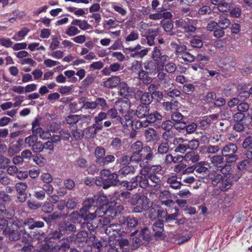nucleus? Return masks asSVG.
<instances>
[{
    "mask_svg": "<svg viewBox=\"0 0 252 252\" xmlns=\"http://www.w3.org/2000/svg\"><path fill=\"white\" fill-rule=\"evenodd\" d=\"M148 51L149 50L146 48L140 51L136 50L134 52H131L132 53L130 54V56L135 58H142L147 55Z\"/></svg>",
    "mask_w": 252,
    "mask_h": 252,
    "instance_id": "c03bdc74",
    "label": "nucleus"
},
{
    "mask_svg": "<svg viewBox=\"0 0 252 252\" xmlns=\"http://www.w3.org/2000/svg\"><path fill=\"white\" fill-rule=\"evenodd\" d=\"M88 243L90 244L91 246L96 249L97 252H101L102 247L101 242L96 239L94 235H92L88 238Z\"/></svg>",
    "mask_w": 252,
    "mask_h": 252,
    "instance_id": "c9c22d12",
    "label": "nucleus"
},
{
    "mask_svg": "<svg viewBox=\"0 0 252 252\" xmlns=\"http://www.w3.org/2000/svg\"><path fill=\"white\" fill-rule=\"evenodd\" d=\"M95 161L100 166H105L113 162L115 157L113 155H106L105 149L100 146H97L94 150Z\"/></svg>",
    "mask_w": 252,
    "mask_h": 252,
    "instance_id": "f257e3e1",
    "label": "nucleus"
},
{
    "mask_svg": "<svg viewBox=\"0 0 252 252\" xmlns=\"http://www.w3.org/2000/svg\"><path fill=\"white\" fill-rule=\"evenodd\" d=\"M144 135L148 142L154 141L158 138L156 131L152 128H149L146 129L144 132Z\"/></svg>",
    "mask_w": 252,
    "mask_h": 252,
    "instance_id": "7c9ffc66",
    "label": "nucleus"
},
{
    "mask_svg": "<svg viewBox=\"0 0 252 252\" xmlns=\"http://www.w3.org/2000/svg\"><path fill=\"white\" fill-rule=\"evenodd\" d=\"M21 150V148L18 144H13L10 146L8 150V153L9 156H12L19 153Z\"/></svg>",
    "mask_w": 252,
    "mask_h": 252,
    "instance_id": "69168bd1",
    "label": "nucleus"
},
{
    "mask_svg": "<svg viewBox=\"0 0 252 252\" xmlns=\"http://www.w3.org/2000/svg\"><path fill=\"white\" fill-rule=\"evenodd\" d=\"M238 148L236 144L233 143H229L225 145L221 150V154L224 155L233 154L237 152Z\"/></svg>",
    "mask_w": 252,
    "mask_h": 252,
    "instance_id": "393cba45",
    "label": "nucleus"
},
{
    "mask_svg": "<svg viewBox=\"0 0 252 252\" xmlns=\"http://www.w3.org/2000/svg\"><path fill=\"white\" fill-rule=\"evenodd\" d=\"M180 59H183L185 62L191 63L195 60V57L186 51Z\"/></svg>",
    "mask_w": 252,
    "mask_h": 252,
    "instance_id": "774afa93",
    "label": "nucleus"
},
{
    "mask_svg": "<svg viewBox=\"0 0 252 252\" xmlns=\"http://www.w3.org/2000/svg\"><path fill=\"white\" fill-rule=\"evenodd\" d=\"M153 203L146 197L143 195L136 206L133 207L131 212L133 213H140L148 210L152 206Z\"/></svg>",
    "mask_w": 252,
    "mask_h": 252,
    "instance_id": "39448f33",
    "label": "nucleus"
},
{
    "mask_svg": "<svg viewBox=\"0 0 252 252\" xmlns=\"http://www.w3.org/2000/svg\"><path fill=\"white\" fill-rule=\"evenodd\" d=\"M142 155V161L139 163L140 166H147L148 164L152 161L155 157V154L153 149L150 146L146 145L144 146V149L141 152Z\"/></svg>",
    "mask_w": 252,
    "mask_h": 252,
    "instance_id": "0eeeda50",
    "label": "nucleus"
},
{
    "mask_svg": "<svg viewBox=\"0 0 252 252\" xmlns=\"http://www.w3.org/2000/svg\"><path fill=\"white\" fill-rule=\"evenodd\" d=\"M38 140L37 136L35 133H32V135H30L25 139V143L29 147H32L33 145Z\"/></svg>",
    "mask_w": 252,
    "mask_h": 252,
    "instance_id": "603ef678",
    "label": "nucleus"
},
{
    "mask_svg": "<svg viewBox=\"0 0 252 252\" xmlns=\"http://www.w3.org/2000/svg\"><path fill=\"white\" fill-rule=\"evenodd\" d=\"M119 175L118 173H111L105 181L103 182V188L107 189L111 186H115L118 185L120 181L118 179Z\"/></svg>",
    "mask_w": 252,
    "mask_h": 252,
    "instance_id": "4468645a",
    "label": "nucleus"
},
{
    "mask_svg": "<svg viewBox=\"0 0 252 252\" xmlns=\"http://www.w3.org/2000/svg\"><path fill=\"white\" fill-rule=\"evenodd\" d=\"M162 119V116L158 111L149 112L146 117V120L139 123V126L146 127L149 126H152V124L154 126L156 124H159Z\"/></svg>",
    "mask_w": 252,
    "mask_h": 252,
    "instance_id": "20e7f679",
    "label": "nucleus"
},
{
    "mask_svg": "<svg viewBox=\"0 0 252 252\" xmlns=\"http://www.w3.org/2000/svg\"><path fill=\"white\" fill-rule=\"evenodd\" d=\"M158 29L151 28L148 29L147 31L145 32L144 36L146 38L147 40V44L149 46H153L155 44V39L158 35Z\"/></svg>",
    "mask_w": 252,
    "mask_h": 252,
    "instance_id": "2eb2a0df",
    "label": "nucleus"
},
{
    "mask_svg": "<svg viewBox=\"0 0 252 252\" xmlns=\"http://www.w3.org/2000/svg\"><path fill=\"white\" fill-rule=\"evenodd\" d=\"M172 16L170 12L166 11L163 7H161L158 8L156 13L149 15V18L153 20H158L162 18L170 19L172 17Z\"/></svg>",
    "mask_w": 252,
    "mask_h": 252,
    "instance_id": "f8f14e48",
    "label": "nucleus"
},
{
    "mask_svg": "<svg viewBox=\"0 0 252 252\" xmlns=\"http://www.w3.org/2000/svg\"><path fill=\"white\" fill-rule=\"evenodd\" d=\"M141 152H132L130 157H129L131 162L136 163H141L142 160Z\"/></svg>",
    "mask_w": 252,
    "mask_h": 252,
    "instance_id": "bf43d9fd",
    "label": "nucleus"
},
{
    "mask_svg": "<svg viewBox=\"0 0 252 252\" xmlns=\"http://www.w3.org/2000/svg\"><path fill=\"white\" fill-rule=\"evenodd\" d=\"M96 204H101V206L107 207L109 204V200L107 197L103 193H99L94 196Z\"/></svg>",
    "mask_w": 252,
    "mask_h": 252,
    "instance_id": "72a5a7b5",
    "label": "nucleus"
},
{
    "mask_svg": "<svg viewBox=\"0 0 252 252\" xmlns=\"http://www.w3.org/2000/svg\"><path fill=\"white\" fill-rule=\"evenodd\" d=\"M4 215L6 216L7 219L11 220L9 222V224H11V226L12 225H14L18 227V225L20 223L21 221L16 217H14L15 210L14 209L11 208L6 209V211L4 212Z\"/></svg>",
    "mask_w": 252,
    "mask_h": 252,
    "instance_id": "a211bd4d",
    "label": "nucleus"
},
{
    "mask_svg": "<svg viewBox=\"0 0 252 252\" xmlns=\"http://www.w3.org/2000/svg\"><path fill=\"white\" fill-rule=\"evenodd\" d=\"M11 226L8 220L4 218L0 219V229L2 231V234L6 233L8 229Z\"/></svg>",
    "mask_w": 252,
    "mask_h": 252,
    "instance_id": "4d7b16f0",
    "label": "nucleus"
},
{
    "mask_svg": "<svg viewBox=\"0 0 252 252\" xmlns=\"http://www.w3.org/2000/svg\"><path fill=\"white\" fill-rule=\"evenodd\" d=\"M131 161L129 158V156L127 155H123L120 158L117 159V161L114 167L116 168V169H117L118 166L119 167H121L123 166H129V164L130 163Z\"/></svg>",
    "mask_w": 252,
    "mask_h": 252,
    "instance_id": "cd10ccee",
    "label": "nucleus"
},
{
    "mask_svg": "<svg viewBox=\"0 0 252 252\" xmlns=\"http://www.w3.org/2000/svg\"><path fill=\"white\" fill-rule=\"evenodd\" d=\"M130 107V102L129 100H120L116 104L118 111L121 114L128 112Z\"/></svg>",
    "mask_w": 252,
    "mask_h": 252,
    "instance_id": "5701e85b",
    "label": "nucleus"
},
{
    "mask_svg": "<svg viewBox=\"0 0 252 252\" xmlns=\"http://www.w3.org/2000/svg\"><path fill=\"white\" fill-rule=\"evenodd\" d=\"M232 186V182L230 180L224 178L219 185V187L221 191H226Z\"/></svg>",
    "mask_w": 252,
    "mask_h": 252,
    "instance_id": "09e8293b",
    "label": "nucleus"
},
{
    "mask_svg": "<svg viewBox=\"0 0 252 252\" xmlns=\"http://www.w3.org/2000/svg\"><path fill=\"white\" fill-rule=\"evenodd\" d=\"M205 162L201 161L198 162L195 165V171L198 173H206L208 171V168L205 166Z\"/></svg>",
    "mask_w": 252,
    "mask_h": 252,
    "instance_id": "5fc2aeb1",
    "label": "nucleus"
},
{
    "mask_svg": "<svg viewBox=\"0 0 252 252\" xmlns=\"http://www.w3.org/2000/svg\"><path fill=\"white\" fill-rule=\"evenodd\" d=\"M122 226L119 223H112L106 227L105 233L109 238H114L121 235Z\"/></svg>",
    "mask_w": 252,
    "mask_h": 252,
    "instance_id": "9d476101",
    "label": "nucleus"
},
{
    "mask_svg": "<svg viewBox=\"0 0 252 252\" xmlns=\"http://www.w3.org/2000/svg\"><path fill=\"white\" fill-rule=\"evenodd\" d=\"M76 240L79 242H87L88 241V234L86 231H81L75 236Z\"/></svg>",
    "mask_w": 252,
    "mask_h": 252,
    "instance_id": "8fccbe9b",
    "label": "nucleus"
},
{
    "mask_svg": "<svg viewBox=\"0 0 252 252\" xmlns=\"http://www.w3.org/2000/svg\"><path fill=\"white\" fill-rule=\"evenodd\" d=\"M184 156L185 161H191L192 163H195L200 159L199 154L193 151L188 152Z\"/></svg>",
    "mask_w": 252,
    "mask_h": 252,
    "instance_id": "a878e982",
    "label": "nucleus"
},
{
    "mask_svg": "<svg viewBox=\"0 0 252 252\" xmlns=\"http://www.w3.org/2000/svg\"><path fill=\"white\" fill-rule=\"evenodd\" d=\"M210 119H208L206 116L202 118L198 121V126L202 129H206L208 128L211 125Z\"/></svg>",
    "mask_w": 252,
    "mask_h": 252,
    "instance_id": "a18cd8bd",
    "label": "nucleus"
},
{
    "mask_svg": "<svg viewBox=\"0 0 252 252\" xmlns=\"http://www.w3.org/2000/svg\"><path fill=\"white\" fill-rule=\"evenodd\" d=\"M144 148V146H143V143L140 141H136L131 146V149L133 152H142Z\"/></svg>",
    "mask_w": 252,
    "mask_h": 252,
    "instance_id": "680f3d73",
    "label": "nucleus"
},
{
    "mask_svg": "<svg viewBox=\"0 0 252 252\" xmlns=\"http://www.w3.org/2000/svg\"><path fill=\"white\" fill-rule=\"evenodd\" d=\"M161 25L164 31L168 33V34L170 35H173L174 34V32L172 31L173 28V24L171 21H161Z\"/></svg>",
    "mask_w": 252,
    "mask_h": 252,
    "instance_id": "58836bf2",
    "label": "nucleus"
},
{
    "mask_svg": "<svg viewBox=\"0 0 252 252\" xmlns=\"http://www.w3.org/2000/svg\"><path fill=\"white\" fill-rule=\"evenodd\" d=\"M144 67L146 71L151 74L156 70L157 65L154 61H151L145 62L144 63Z\"/></svg>",
    "mask_w": 252,
    "mask_h": 252,
    "instance_id": "37998d69",
    "label": "nucleus"
},
{
    "mask_svg": "<svg viewBox=\"0 0 252 252\" xmlns=\"http://www.w3.org/2000/svg\"><path fill=\"white\" fill-rule=\"evenodd\" d=\"M19 224L17 226L12 225L10 227L6 233L3 235L8 236L10 241H17L21 239L22 242H26L28 239L29 235L26 231L23 229L18 231Z\"/></svg>",
    "mask_w": 252,
    "mask_h": 252,
    "instance_id": "f03ea898",
    "label": "nucleus"
},
{
    "mask_svg": "<svg viewBox=\"0 0 252 252\" xmlns=\"http://www.w3.org/2000/svg\"><path fill=\"white\" fill-rule=\"evenodd\" d=\"M178 179L177 175H172L167 178L166 182L172 189H180L182 185L181 181Z\"/></svg>",
    "mask_w": 252,
    "mask_h": 252,
    "instance_id": "412c9836",
    "label": "nucleus"
},
{
    "mask_svg": "<svg viewBox=\"0 0 252 252\" xmlns=\"http://www.w3.org/2000/svg\"><path fill=\"white\" fill-rule=\"evenodd\" d=\"M45 243L40 245L38 252H51L54 249L52 245H50L48 241H44Z\"/></svg>",
    "mask_w": 252,
    "mask_h": 252,
    "instance_id": "e2e57ef3",
    "label": "nucleus"
},
{
    "mask_svg": "<svg viewBox=\"0 0 252 252\" xmlns=\"http://www.w3.org/2000/svg\"><path fill=\"white\" fill-rule=\"evenodd\" d=\"M119 93L121 96L123 97L127 96L129 93V88L125 82H121L119 84Z\"/></svg>",
    "mask_w": 252,
    "mask_h": 252,
    "instance_id": "79ce46f5",
    "label": "nucleus"
},
{
    "mask_svg": "<svg viewBox=\"0 0 252 252\" xmlns=\"http://www.w3.org/2000/svg\"><path fill=\"white\" fill-rule=\"evenodd\" d=\"M120 124H121L125 127H130L132 130H134L135 128H138L137 125H139V123L137 121H133L131 120L130 116H126L125 117V119H122V118H121V122H120Z\"/></svg>",
    "mask_w": 252,
    "mask_h": 252,
    "instance_id": "aec40b11",
    "label": "nucleus"
},
{
    "mask_svg": "<svg viewBox=\"0 0 252 252\" xmlns=\"http://www.w3.org/2000/svg\"><path fill=\"white\" fill-rule=\"evenodd\" d=\"M63 233L62 230H61L60 226L59 225L58 230L51 232L49 233L45 238L44 241H49L51 239L57 240L60 239L63 236Z\"/></svg>",
    "mask_w": 252,
    "mask_h": 252,
    "instance_id": "bb28decb",
    "label": "nucleus"
},
{
    "mask_svg": "<svg viewBox=\"0 0 252 252\" xmlns=\"http://www.w3.org/2000/svg\"><path fill=\"white\" fill-rule=\"evenodd\" d=\"M95 202L94 197L92 198H88L83 202V207L81 209H83L88 214L92 207L95 206Z\"/></svg>",
    "mask_w": 252,
    "mask_h": 252,
    "instance_id": "ea45409f",
    "label": "nucleus"
},
{
    "mask_svg": "<svg viewBox=\"0 0 252 252\" xmlns=\"http://www.w3.org/2000/svg\"><path fill=\"white\" fill-rule=\"evenodd\" d=\"M121 80L119 77L117 76L109 78L103 82V86L107 88H113L117 86L120 83Z\"/></svg>",
    "mask_w": 252,
    "mask_h": 252,
    "instance_id": "b1692460",
    "label": "nucleus"
},
{
    "mask_svg": "<svg viewBox=\"0 0 252 252\" xmlns=\"http://www.w3.org/2000/svg\"><path fill=\"white\" fill-rule=\"evenodd\" d=\"M111 209L110 206L104 207L100 206L98 208L94 213H89V216L90 220H92L96 217L101 218L106 215H109L111 213Z\"/></svg>",
    "mask_w": 252,
    "mask_h": 252,
    "instance_id": "ddd939ff",
    "label": "nucleus"
},
{
    "mask_svg": "<svg viewBox=\"0 0 252 252\" xmlns=\"http://www.w3.org/2000/svg\"><path fill=\"white\" fill-rule=\"evenodd\" d=\"M70 220L74 223H82V220L86 221L90 220L89 213L87 214L85 211L81 209L79 212L75 211L71 213L70 215Z\"/></svg>",
    "mask_w": 252,
    "mask_h": 252,
    "instance_id": "9b49d317",
    "label": "nucleus"
},
{
    "mask_svg": "<svg viewBox=\"0 0 252 252\" xmlns=\"http://www.w3.org/2000/svg\"><path fill=\"white\" fill-rule=\"evenodd\" d=\"M170 46L174 50V53L178 58H180V57L187 51V46L184 44H179L176 43L171 42Z\"/></svg>",
    "mask_w": 252,
    "mask_h": 252,
    "instance_id": "4be33fe9",
    "label": "nucleus"
},
{
    "mask_svg": "<svg viewBox=\"0 0 252 252\" xmlns=\"http://www.w3.org/2000/svg\"><path fill=\"white\" fill-rule=\"evenodd\" d=\"M187 144L189 149L194 151V150H196L199 147L200 142L198 139H193L190 140H188Z\"/></svg>",
    "mask_w": 252,
    "mask_h": 252,
    "instance_id": "864d4df0",
    "label": "nucleus"
},
{
    "mask_svg": "<svg viewBox=\"0 0 252 252\" xmlns=\"http://www.w3.org/2000/svg\"><path fill=\"white\" fill-rule=\"evenodd\" d=\"M209 177L212 180V184L214 186H217L222 181L224 177L221 174L215 171H212L209 174Z\"/></svg>",
    "mask_w": 252,
    "mask_h": 252,
    "instance_id": "c85d7f7f",
    "label": "nucleus"
},
{
    "mask_svg": "<svg viewBox=\"0 0 252 252\" xmlns=\"http://www.w3.org/2000/svg\"><path fill=\"white\" fill-rule=\"evenodd\" d=\"M149 178L146 176H136L127 184L128 189L131 190L133 188H136L138 185L143 189H146L149 186Z\"/></svg>",
    "mask_w": 252,
    "mask_h": 252,
    "instance_id": "423d86ee",
    "label": "nucleus"
},
{
    "mask_svg": "<svg viewBox=\"0 0 252 252\" xmlns=\"http://www.w3.org/2000/svg\"><path fill=\"white\" fill-rule=\"evenodd\" d=\"M34 133L36 135L38 136L43 140L49 139L51 137V133L47 130H44L41 127H38V129L35 130Z\"/></svg>",
    "mask_w": 252,
    "mask_h": 252,
    "instance_id": "a19ab883",
    "label": "nucleus"
},
{
    "mask_svg": "<svg viewBox=\"0 0 252 252\" xmlns=\"http://www.w3.org/2000/svg\"><path fill=\"white\" fill-rule=\"evenodd\" d=\"M158 85L163 91H167V89H172L173 87L171 83V78L166 73L159 69L158 66V75L157 76Z\"/></svg>",
    "mask_w": 252,
    "mask_h": 252,
    "instance_id": "7ed1b4c3",
    "label": "nucleus"
},
{
    "mask_svg": "<svg viewBox=\"0 0 252 252\" xmlns=\"http://www.w3.org/2000/svg\"><path fill=\"white\" fill-rule=\"evenodd\" d=\"M66 78L68 79V81L72 83H75L77 81V78L74 76L75 72L74 70H68L64 72Z\"/></svg>",
    "mask_w": 252,
    "mask_h": 252,
    "instance_id": "6e6d98bb",
    "label": "nucleus"
},
{
    "mask_svg": "<svg viewBox=\"0 0 252 252\" xmlns=\"http://www.w3.org/2000/svg\"><path fill=\"white\" fill-rule=\"evenodd\" d=\"M141 95L140 101L143 105L148 106L150 105L153 100V96L150 93L140 92Z\"/></svg>",
    "mask_w": 252,
    "mask_h": 252,
    "instance_id": "f704fd0d",
    "label": "nucleus"
},
{
    "mask_svg": "<svg viewBox=\"0 0 252 252\" xmlns=\"http://www.w3.org/2000/svg\"><path fill=\"white\" fill-rule=\"evenodd\" d=\"M63 232L67 234L74 232L76 230V226L74 224L64 222L59 225Z\"/></svg>",
    "mask_w": 252,
    "mask_h": 252,
    "instance_id": "2f4dec72",
    "label": "nucleus"
},
{
    "mask_svg": "<svg viewBox=\"0 0 252 252\" xmlns=\"http://www.w3.org/2000/svg\"><path fill=\"white\" fill-rule=\"evenodd\" d=\"M79 104H82L81 108L86 110L90 109L93 110L96 107V103L95 101H89L85 100L84 97L81 98L79 100Z\"/></svg>",
    "mask_w": 252,
    "mask_h": 252,
    "instance_id": "e433bc0d",
    "label": "nucleus"
},
{
    "mask_svg": "<svg viewBox=\"0 0 252 252\" xmlns=\"http://www.w3.org/2000/svg\"><path fill=\"white\" fill-rule=\"evenodd\" d=\"M150 110V107L145 105H139L134 112V114L139 118H146Z\"/></svg>",
    "mask_w": 252,
    "mask_h": 252,
    "instance_id": "6ab92c4d",
    "label": "nucleus"
},
{
    "mask_svg": "<svg viewBox=\"0 0 252 252\" xmlns=\"http://www.w3.org/2000/svg\"><path fill=\"white\" fill-rule=\"evenodd\" d=\"M163 222L161 220H157L153 225V230L155 232V236L158 239L161 237L164 231Z\"/></svg>",
    "mask_w": 252,
    "mask_h": 252,
    "instance_id": "f3484780",
    "label": "nucleus"
},
{
    "mask_svg": "<svg viewBox=\"0 0 252 252\" xmlns=\"http://www.w3.org/2000/svg\"><path fill=\"white\" fill-rule=\"evenodd\" d=\"M27 187L28 186L26 183L18 182L15 185V189L18 194L26 193Z\"/></svg>",
    "mask_w": 252,
    "mask_h": 252,
    "instance_id": "3c124183",
    "label": "nucleus"
},
{
    "mask_svg": "<svg viewBox=\"0 0 252 252\" xmlns=\"http://www.w3.org/2000/svg\"><path fill=\"white\" fill-rule=\"evenodd\" d=\"M54 205L48 201L45 202L42 206V211L45 213H50L54 210Z\"/></svg>",
    "mask_w": 252,
    "mask_h": 252,
    "instance_id": "0e129e2a",
    "label": "nucleus"
},
{
    "mask_svg": "<svg viewBox=\"0 0 252 252\" xmlns=\"http://www.w3.org/2000/svg\"><path fill=\"white\" fill-rule=\"evenodd\" d=\"M139 235L143 240L146 241H149L151 239L150 230L147 227L141 229Z\"/></svg>",
    "mask_w": 252,
    "mask_h": 252,
    "instance_id": "de8ad7c7",
    "label": "nucleus"
},
{
    "mask_svg": "<svg viewBox=\"0 0 252 252\" xmlns=\"http://www.w3.org/2000/svg\"><path fill=\"white\" fill-rule=\"evenodd\" d=\"M120 247L124 252H127L129 250V242L126 239L118 240Z\"/></svg>",
    "mask_w": 252,
    "mask_h": 252,
    "instance_id": "338daca9",
    "label": "nucleus"
},
{
    "mask_svg": "<svg viewBox=\"0 0 252 252\" xmlns=\"http://www.w3.org/2000/svg\"><path fill=\"white\" fill-rule=\"evenodd\" d=\"M217 23L218 27L222 29H227L230 25L229 20L227 19V16L225 14L220 15Z\"/></svg>",
    "mask_w": 252,
    "mask_h": 252,
    "instance_id": "473e14b6",
    "label": "nucleus"
},
{
    "mask_svg": "<svg viewBox=\"0 0 252 252\" xmlns=\"http://www.w3.org/2000/svg\"><path fill=\"white\" fill-rule=\"evenodd\" d=\"M210 161L214 166H218L223 163L224 156L222 155L213 156L210 157Z\"/></svg>",
    "mask_w": 252,
    "mask_h": 252,
    "instance_id": "49530a36",
    "label": "nucleus"
},
{
    "mask_svg": "<svg viewBox=\"0 0 252 252\" xmlns=\"http://www.w3.org/2000/svg\"><path fill=\"white\" fill-rule=\"evenodd\" d=\"M175 24L176 27L184 29L185 32L189 33H194L196 30V27L188 19L177 20L175 21Z\"/></svg>",
    "mask_w": 252,
    "mask_h": 252,
    "instance_id": "1a4fd4ad",
    "label": "nucleus"
},
{
    "mask_svg": "<svg viewBox=\"0 0 252 252\" xmlns=\"http://www.w3.org/2000/svg\"><path fill=\"white\" fill-rule=\"evenodd\" d=\"M174 125L173 122H172L170 120H167L164 121L162 124H161L160 122H159V124H156L154 125V127L157 129L161 127L162 129L165 131H169L170 129H171L172 127Z\"/></svg>",
    "mask_w": 252,
    "mask_h": 252,
    "instance_id": "4c0bfd02",
    "label": "nucleus"
},
{
    "mask_svg": "<svg viewBox=\"0 0 252 252\" xmlns=\"http://www.w3.org/2000/svg\"><path fill=\"white\" fill-rule=\"evenodd\" d=\"M188 139L183 137H177L174 139L173 144L175 146L174 152L183 154L189 149L187 144Z\"/></svg>",
    "mask_w": 252,
    "mask_h": 252,
    "instance_id": "6e6552de",
    "label": "nucleus"
},
{
    "mask_svg": "<svg viewBox=\"0 0 252 252\" xmlns=\"http://www.w3.org/2000/svg\"><path fill=\"white\" fill-rule=\"evenodd\" d=\"M106 113L107 114V116H109L110 117L111 119L114 120V125L117 126V125L120 124L121 117L118 115L117 109L111 108L108 110Z\"/></svg>",
    "mask_w": 252,
    "mask_h": 252,
    "instance_id": "c756f323",
    "label": "nucleus"
},
{
    "mask_svg": "<svg viewBox=\"0 0 252 252\" xmlns=\"http://www.w3.org/2000/svg\"><path fill=\"white\" fill-rule=\"evenodd\" d=\"M80 120V117L78 115H70L65 118L66 122L68 125H73L76 124Z\"/></svg>",
    "mask_w": 252,
    "mask_h": 252,
    "instance_id": "052dcab7",
    "label": "nucleus"
},
{
    "mask_svg": "<svg viewBox=\"0 0 252 252\" xmlns=\"http://www.w3.org/2000/svg\"><path fill=\"white\" fill-rule=\"evenodd\" d=\"M80 32L78 29L74 26H70L66 29L65 33L69 36H75Z\"/></svg>",
    "mask_w": 252,
    "mask_h": 252,
    "instance_id": "13d9d810",
    "label": "nucleus"
},
{
    "mask_svg": "<svg viewBox=\"0 0 252 252\" xmlns=\"http://www.w3.org/2000/svg\"><path fill=\"white\" fill-rule=\"evenodd\" d=\"M135 172V169L132 165L128 166H123L120 167L118 171L119 177L122 178L124 177H128L133 175Z\"/></svg>",
    "mask_w": 252,
    "mask_h": 252,
    "instance_id": "dca6fc26",
    "label": "nucleus"
}]
</instances>
